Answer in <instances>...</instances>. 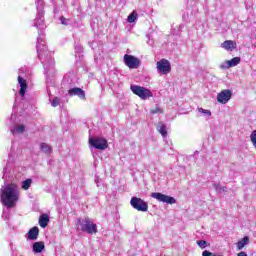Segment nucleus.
Instances as JSON below:
<instances>
[{
  "label": "nucleus",
  "mask_w": 256,
  "mask_h": 256,
  "mask_svg": "<svg viewBox=\"0 0 256 256\" xmlns=\"http://www.w3.org/2000/svg\"><path fill=\"white\" fill-rule=\"evenodd\" d=\"M52 107H59L61 105V98L59 97H54L53 100L51 101Z\"/></svg>",
  "instance_id": "obj_28"
},
{
  "label": "nucleus",
  "mask_w": 256,
  "mask_h": 256,
  "mask_svg": "<svg viewBox=\"0 0 256 256\" xmlns=\"http://www.w3.org/2000/svg\"><path fill=\"white\" fill-rule=\"evenodd\" d=\"M54 13H55V14L59 13V9L54 8Z\"/></svg>",
  "instance_id": "obj_39"
},
{
  "label": "nucleus",
  "mask_w": 256,
  "mask_h": 256,
  "mask_svg": "<svg viewBox=\"0 0 256 256\" xmlns=\"http://www.w3.org/2000/svg\"><path fill=\"white\" fill-rule=\"evenodd\" d=\"M137 11H133L129 16H128V23H135V21H137Z\"/></svg>",
  "instance_id": "obj_26"
},
{
  "label": "nucleus",
  "mask_w": 256,
  "mask_h": 256,
  "mask_svg": "<svg viewBox=\"0 0 256 256\" xmlns=\"http://www.w3.org/2000/svg\"><path fill=\"white\" fill-rule=\"evenodd\" d=\"M130 205L133 207V209H136V211H142V213H147V211H149V204H147V202L141 198L132 197L130 200Z\"/></svg>",
  "instance_id": "obj_7"
},
{
  "label": "nucleus",
  "mask_w": 256,
  "mask_h": 256,
  "mask_svg": "<svg viewBox=\"0 0 256 256\" xmlns=\"http://www.w3.org/2000/svg\"><path fill=\"white\" fill-rule=\"evenodd\" d=\"M238 63H241V58L239 57H234L227 62L228 67H237Z\"/></svg>",
  "instance_id": "obj_24"
},
{
  "label": "nucleus",
  "mask_w": 256,
  "mask_h": 256,
  "mask_svg": "<svg viewBox=\"0 0 256 256\" xmlns=\"http://www.w3.org/2000/svg\"><path fill=\"white\" fill-rule=\"evenodd\" d=\"M18 85H20L19 95L23 98L27 93V80L24 78L27 75V67L23 66L18 70Z\"/></svg>",
  "instance_id": "obj_5"
},
{
  "label": "nucleus",
  "mask_w": 256,
  "mask_h": 256,
  "mask_svg": "<svg viewBox=\"0 0 256 256\" xmlns=\"http://www.w3.org/2000/svg\"><path fill=\"white\" fill-rule=\"evenodd\" d=\"M123 61L129 69H139V66L141 65V60H139V58L129 54L124 55Z\"/></svg>",
  "instance_id": "obj_10"
},
{
  "label": "nucleus",
  "mask_w": 256,
  "mask_h": 256,
  "mask_svg": "<svg viewBox=\"0 0 256 256\" xmlns=\"http://www.w3.org/2000/svg\"><path fill=\"white\" fill-rule=\"evenodd\" d=\"M156 68L161 73V75H167L168 73H171V63L167 59H162L157 62Z\"/></svg>",
  "instance_id": "obj_13"
},
{
  "label": "nucleus",
  "mask_w": 256,
  "mask_h": 256,
  "mask_svg": "<svg viewBox=\"0 0 256 256\" xmlns=\"http://www.w3.org/2000/svg\"><path fill=\"white\" fill-rule=\"evenodd\" d=\"M38 238H39V227L34 226L28 231L26 239L27 241H37Z\"/></svg>",
  "instance_id": "obj_15"
},
{
  "label": "nucleus",
  "mask_w": 256,
  "mask_h": 256,
  "mask_svg": "<svg viewBox=\"0 0 256 256\" xmlns=\"http://www.w3.org/2000/svg\"><path fill=\"white\" fill-rule=\"evenodd\" d=\"M157 131L162 135V137H167V126L163 122L157 124Z\"/></svg>",
  "instance_id": "obj_19"
},
{
  "label": "nucleus",
  "mask_w": 256,
  "mask_h": 256,
  "mask_svg": "<svg viewBox=\"0 0 256 256\" xmlns=\"http://www.w3.org/2000/svg\"><path fill=\"white\" fill-rule=\"evenodd\" d=\"M151 113L152 114L163 113V110H161V108H159V107H156L155 109L151 110Z\"/></svg>",
  "instance_id": "obj_33"
},
{
  "label": "nucleus",
  "mask_w": 256,
  "mask_h": 256,
  "mask_svg": "<svg viewBox=\"0 0 256 256\" xmlns=\"http://www.w3.org/2000/svg\"><path fill=\"white\" fill-rule=\"evenodd\" d=\"M15 161V156L13 154L8 155V160L6 166L3 168V177L5 181L11 177V169H13V162Z\"/></svg>",
  "instance_id": "obj_12"
},
{
  "label": "nucleus",
  "mask_w": 256,
  "mask_h": 256,
  "mask_svg": "<svg viewBox=\"0 0 256 256\" xmlns=\"http://www.w3.org/2000/svg\"><path fill=\"white\" fill-rule=\"evenodd\" d=\"M89 143L91 147L98 149L99 151H105V149L109 147V144L105 138H89Z\"/></svg>",
  "instance_id": "obj_9"
},
{
  "label": "nucleus",
  "mask_w": 256,
  "mask_h": 256,
  "mask_svg": "<svg viewBox=\"0 0 256 256\" xmlns=\"http://www.w3.org/2000/svg\"><path fill=\"white\" fill-rule=\"evenodd\" d=\"M150 196L152 199H156V201H159L160 203H167L168 205H175V203H177L175 198L167 196L161 192H153Z\"/></svg>",
  "instance_id": "obj_8"
},
{
  "label": "nucleus",
  "mask_w": 256,
  "mask_h": 256,
  "mask_svg": "<svg viewBox=\"0 0 256 256\" xmlns=\"http://www.w3.org/2000/svg\"><path fill=\"white\" fill-rule=\"evenodd\" d=\"M45 249V242L39 241V242H34L32 245V251L34 253H43V250Z\"/></svg>",
  "instance_id": "obj_16"
},
{
  "label": "nucleus",
  "mask_w": 256,
  "mask_h": 256,
  "mask_svg": "<svg viewBox=\"0 0 256 256\" xmlns=\"http://www.w3.org/2000/svg\"><path fill=\"white\" fill-rule=\"evenodd\" d=\"M231 97H233V92L229 89L222 90L217 94V101L221 103V105H227L229 101H231Z\"/></svg>",
  "instance_id": "obj_11"
},
{
  "label": "nucleus",
  "mask_w": 256,
  "mask_h": 256,
  "mask_svg": "<svg viewBox=\"0 0 256 256\" xmlns=\"http://www.w3.org/2000/svg\"><path fill=\"white\" fill-rule=\"evenodd\" d=\"M25 132V126L24 125H18L16 127L11 128L12 135H21V133Z\"/></svg>",
  "instance_id": "obj_20"
},
{
  "label": "nucleus",
  "mask_w": 256,
  "mask_h": 256,
  "mask_svg": "<svg viewBox=\"0 0 256 256\" xmlns=\"http://www.w3.org/2000/svg\"><path fill=\"white\" fill-rule=\"evenodd\" d=\"M2 218H4L5 221H7V219H8V215H7V213H5V210H3Z\"/></svg>",
  "instance_id": "obj_36"
},
{
  "label": "nucleus",
  "mask_w": 256,
  "mask_h": 256,
  "mask_svg": "<svg viewBox=\"0 0 256 256\" xmlns=\"http://www.w3.org/2000/svg\"><path fill=\"white\" fill-rule=\"evenodd\" d=\"M130 90L132 91V93H134V95H137V97H140V99H142L143 101L149 99V97H153V92L143 86L131 84Z\"/></svg>",
  "instance_id": "obj_4"
},
{
  "label": "nucleus",
  "mask_w": 256,
  "mask_h": 256,
  "mask_svg": "<svg viewBox=\"0 0 256 256\" xmlns=\"http://www.w3.org/2000/svg\"><path fill=\"white\" fill-rule=\"evenodd\" d=\"M32 183H33V180L31 178H28V179L22 181L21 187L24 191H28V189H30Z\"/></svg>",
  "instance_id": "obj_22"
},
{
  "label": "nucleus",
  "mask_w": 256,
  "mask_h": 256,
  "mask_svg": "<svg viewBox=\"0 0 256 256\" xmlns=\"http://www.w3.org/2000/svg\"><path fill=\"white\" fill-rule=\"evenodd\" d=\"M237 256H247V253H245V252H239L238 254H237Z\"/></svg>",
  "instance_id": "obj_38"
},
{
  "label": "nucleus",
  "mask_w": 256,
  "mask_h": 256,
  "mask_svg": "<svg viewBox=\"0 0 256 256\" xmlns=\"http://www.w3.org/2000/svg\"><path fill=\"white\" fill-rule=\"evenodd\" d=\"M248 243H249V237L245 236L242 240L238 241L237 248L241 250L243 249V247H245V245H248Z\"/></svg>",
  "instance_id": "obj_23"
},
{
  "label": "nucleus",
  "mask_w": 256,
  "mask_h": 256,
  "mask_svg": "<svg viewBox=\"0 0 256 256\" xmlns=\"http://www.w3.org/2000/svg\"><path fill=\"white\" fill-rule=\"evenodd\" d=\"M17 107H19V102H17V100H16L14 105H13V109H17Z\"/></svg>",
  "instance_id": "obj_37"
},
{
  "label": "nucleus",
  "mask_w": 256,
  "mask_h": 256,
  "mask_svg": "<svg viewBox=\"0 0 256 256\" xmlns=\"http://www.w3.org/2000/svg\"><path fill=\"white\" fill-rule=\"evenodd\" d=\"M213 187H214L216 193H226V191H227V187L221 186V184L215 183L213 185Z\"/></svg>",
  "instance_id": "obj_25"
},
{
  "label": "nucleus",
  "mask_w": 256,
  "mask_h": 256,
  "mask_svg": "<svg viewBox=\"0 0 256 256\" xmlns=\"http://www.w3.org/2000/svg\"><path fill=\"white\" fill-rule=\"evenodd\" d=\"M68 94L70 95V97H79V99H82V100L85 99V92L83 91V89L79 87L71 88L68 91Z\"/></svg>",
  "instance_id": "obj_14"
},
{
  "label": "nucleus",
  "mask_w": 256,
  "mask_h": 256,
  "mask_svg": "<svg viewBox=\"0 0 256 256\" xmlns=\"http://www.w3.org/2000/svg\"><path fill=\"white\" fill-rule=\"evenodd\" d=\"M78 225H80L81 231L84 233H88V235H93V233H97V224L93 223L91 219L85 218L83 220H78Z\"/></svg>",
  "instance_id": "obj_6"
},
{
  "label": "nucleus",
  "mask_w": 256,
  "mask_h": 256,
  "mask_svg": "<svg viewBox=\"0 0 256 256\" xmlns=\"http://www.w3.org/2000/svg\"><path fill=\"white\" fill-rule=\"evenodd\" d=\"M40 150L45 153L46 155H51V151H53V149L51 148V146L47 143H41L40 144Z\"/></svg>",
  "instance_id": "obj_21"
},
{
  "label": "nucleus",
  "mask_w": 256,
  "mask_h": 256,
  "mask_svg": "<svg viewBox=\"0 0 256 256\" xmlns=\"http://www.w3.org/2000/svg\"><path fill=\"white\" fill-rule=\"evenodd\" d=\"M74 49H75L76 57H77V55H78V57H80L81 53H83V46H81V44H76L74 46Z\"/></svg>",
  "instance_id": "obj_27"
},
{
  "label": "nucleus",
  "mask_w": 256,
  "mask_h": 256,
  "mask_svg": "<svg viewBox=\"0 0 256 256\" xmlns=\"http://www.w3.org/2000/svg\"><path fill=\"white\" fill-rule=\"evenodd\" d=\"M202 256H216V255L207 251V250H205V251H203Z\"/></svg>",
  "instance_id": "obj_35"
},
{
  "label": "nucleus",
  "mask_w": 256,
  "mask_h": 256,
  "mask_svg": "<svg viewBox=\"0 0 256 256\" xmlns=\"http://www.w3.org/2000/svg\"><path fill=\"white\" fill-rule=\"evenodd\" d=\"M71 77H73V74H66L64 76V82L69 83V79H71Z\"/></svg>",
  "instance_id": "obj_34"
},
{
  "label": "nucleus",
  "mask_w": 256,
  "mask_h": 256,
  "mask_svg": "<svg viewBox=\"0 0 256 256\" xmlns=\"http://www.w3.org/2000/svg\"><path fill=\"white\" fill-rule=\"evenodd\" d=\"M35 4L37 14L36 18L34 19L33 27H36V29H38L36 49L38 57L43 64L46 77H53V75H55V60L51 58V55H49V50L47 49V45L45 44V36L41 31L45 28V11L43 10L45 7V3L43 2V0H35Z\"/></svg>",
  "instance_id": "obj_1"
},
{
  "label": "nucleus",
  "mask_w": 256,
  "mask_h": 256,
  "mask_svg": "<svg viewBox=\"0 0 256 256\" xmlns=\"http://www.w3.org/2000/svg\"><path fill=\"white\" fill-rule=\"evenodd\" d=\"M197 245H198V247H200L201 249H205V247H207V241H205V240H198V241H197Z\"/></svg>",
  "instance_id": "obj_30"
},
{
  "label": "nucleus",
  "mask_w": 256,
  "mask_h": 256,
  "mask_svg": "<svg viewBox=\"0 0 256 256\" xmlns=\"http://www.w3.org/2000/svg\"><path fill=\"white\" fill-rule=\"evenodd\" d=\"M60 21H61L62 25H69V19H67L63 16L60 17Z\"/></svg>",
  "instance_id": "obj_31"
},
{
  "label": "nucleus",
  "mask_w": 256,
  "mask_h": 256,
  "mask_svg": "<svg viewBox=\"0 0 256 256\" xmlns=\"http://www.w3.org/2000/svg\"><path fill=\"white\" fill-rule=\"evenodd\" d=\"M198 113H202L205 117H211V110H205L203 108H198Z\"/></svg>",
  "instance_id": "obj_29"
},
{
  "label": "nucleus",
  "mask_w": 256,
  "mask_h": 256,
  "mask_svg": "<svg viewBox=\"0 0 256 256\" xmlns=\"http://www.w3.org/2000/svg\"><path fill=\"white\" fill-rule=\"evenodd\" d=\"M38 223H39L40 227H42V229H45V227H47V225H49V215L42 214L39 217Z\"/></svg>",
  "instance_id": "obj_18"
},
{
  "label": "nucleus",
  "mask_w": 256,
  "mask_h": 256,
  "mask_svg": "<svg viewBox=\"0 0 256 256\" xmlns=\"http://www.w3.org/2000/svg\"><path fill=\"white\" fill-rule=\"evenodd\" d=\"M183 29V25H180L177 30H173V35H180L181 30Z\"/></svg>",
  "instance_id": "obj_32"
},
{
  "label": "nucleus",
  "mask_w": 256,
  "mask_h": 256,
  "mask_svg": "<svg viewBox=\"0 0 256 256\" xmlns=\"http://www.w3.org/2000/svg\"><path fill=\"white\" fill-rule=\"evenodd\" d=\"M199 2L197 0H188L186 11L183 14L184 21H195V17L199 13Z\"/></svg>",
  "instance_id": "obj_3"
},
{
  "label": "nucleus",
  "mask_w": 256,
  "mask_h": 256,
  "mask_svg": "<svg viewBox=\"0 0 256 256\" xmlns=\"http://www.w3.org/2000/svg\"><path fill=\"white\" fill-rule=\"evenodd\" d=\"M221 47L226 49V51H233L237 47V43L232 40H226L222 43Z\"/></svg>",
  "instance_id": "obj_17"
},
{
  "label": "nucleus",
  "mask_w": 256,
  "mask_h": 256,
  "mask_svg": "<svg viewBox=\"0 0 256 256\" xmlns=\"http://www.w3.org/2000/svg\"><path fill=\"white\" fill-rule=\"evenodd\" d=\"M19 195V186L13 183L6 184L0 189V201L8 209L15 207V204L19 201Z\"/></svg>",
  "instance_id": "obj_2"
}]
</instances>
